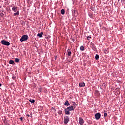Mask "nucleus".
<instances>
[{"instance_id":"1","label":"nucleus","mask_w":125,"mask_h":125,"mask_svg":"<svg viewBox=\"0 0 125 125\" xmlns=\"http://www.w3.org/2000/svg\"><path fill=\"white\" fill-rule=\"evenodd\" d=\"M74 109L75 107H74L73 105H71V106H69L68 107H66V108L64 109L66 115H70V111H72V110H74Z\"/></svg>"},{"instance_id":"2","label":"nucleus","mask_w":125,"mask_h":125,"mask_svg":"<svg viewBox=\"0 0 125 125\" xmlns=\"http://www.w3.org/2000/svg\"><path fill=\"white\" fill-rule=\"evenodd\" d=\"M12 10L15 11V13H14V15H19L20 12H19V10H17V7H13L12 8Z\"/></svg>"},{"instance_id":"3","label":"nucleus","mask_w":125,"mask_h":125,"mask_svg":"<svg viewBox=\"0 0 125 125\" xmlns=\"http://www.w3.org/2000/svg\"><path fill=\"white\" fill-rule=\"evenodd\" d=\"M1 42L2 45H5L6 46H9L10 45L9 41H7L6 40H1Z\"/></svg>"},{"instance_id":"4","label":"nucleus","mask_w":125,"mask_h":125,"mask_svg":"<svg viewBox=\"0 0 125 125\" xmlns=\"http://www.w3.org/2000/svg\"><path fill=\"white\" fill-rule=\"evenodd\" d=\"M28 35H23L21 36V38L20 39V41H26V40H28Z\"/></svg>"},{"instance_id":"5","label":"nucleus","mask_w":125,"mask_h":125,"mask_svg":"<svg viewBox=\"0 0 125 125\" xmlns=\"http://www.w3.org/2000/svg\"><path fill=\"white\" fill-rule=\"evenodd\" d=\"M69 120H70V116H64V124H68V122H69Z\"/></svg>"},{"instance_id":"6","label":"nucleus","mask_w":125,"mask_h":125,"mask_svg":"<svg viewBox=\"0 0 125 125\" xmlns=\"http://www.w3.org/2000/svg\"><path fill=\"white\" fill-rule=\"evenodd\" d=\"M101 117V114H100V112H97V113L95 114V117L96 120H99Z\"/></svg>"},{"instance_id":"7","label":"nucleus","mask_w":125,"mask_h":125,"mask_svg":"<svg viewBox=\"0 0 125 125\" xmlns=\"http://www.w3.org/2000/svg\"><path fill=\"white\" fill-rule=\"evenodd\" d=\"M79 123L80 125H83L84 123L83 119V118H79Z\"/></svg>"},{"instance_id":"8","label":"nucleus","mask_w":125,"mask_h":125,"mask_svg":"<svg viewBox=\"0 0 125 125\" xmlns=\"http://www.w3.org/2000/svg\"><path fill=\"white\" fill-rule=\"evenodd\" d=\"M90 46L92 48H93V50H95V49L96 48L95 45L94 44V43H93V42H91Z\"/></svg>"},{"instance_id":"9","label":"nucleus","mask_w":125,"mask_h":125,"mask_svg":"<svg viewBox=\"0 0 125 125\" xmlns=\"http://www.w3.org/2000/svg\"><path fill=\"white\" fill-rule=\"evenodd\" d=\"M64 105H66V106H68V107H69V105H70V104L68 100H66V101L64 103Z\"/></svg>"},{"instance_id":"10","label":"nucleus","mask_w":125,"mask_h":125,"mask_svg":"<svg viewBox=\"0 0 125 125\" xmlns=\"http://www.w3.org/2000/svg\"><path fill=\"white\" fill-rule=\"evenodd\" d=\"M42 35H43V32L41 31V33L37 34V36H39V38H42Z\"/></svg>"},{"instance_id":"11","label":"nucleus","mask_w":125,"mask_h":125,"mask_svg":"<svg viewBox=\"0 0 125 125\" xmlns=\"http://www.w3.org/2000/svg\"><path fill=\"white\" fill-rule=\"evenodd\" d=\"M79 86H85V83L84 82H80V83H79Z\"/></svg>"},{"instance_id":"12","label":"nucleus","mask_w":125,"mask_h":125,"mask_svg":"<svg viewBox=\"0 0 125 125\" xmlns=\"http://www.w3.org/2000/svg\"><path fill=\"white\" fill-rule=\"evenodd\" d=\"M14 63V61L13 60H10L9 63L10 64H13Z\"/></svg>"},{"instance_id":"13","label":"nucleus","mask_w":125,"mask_h":125,"mask_svg":"<svg viewBox=\"0 0 125 125\" xmlns=\"http://www.w3.org/2000/svg\"><path fill=\"white\" fill-rule=\"evenodd\" d=\"M80 50L81 51H84V46H80Z\"/></svg>"},{"instance_id":"14","label":"nucleus","mask_w":125,"mask_h":125,"mask_svg":"<svg viewBox=\"0 0 125 125\" xmlns=\"http://www.w3.org/2000/svg\"><path fill=\"white\" fill-rule=\"evenodd\" d=\"M61 14H65V9H62L61 10Z\"/></svg>"},{"instance_id":"15","label":"nucleus","mask_w":125,"mask_h":125,"mask_svg":"<svg viewBox=\"0 0 125 125\" xmlns=\"http://www.w3.org/2000/svg\"><path fill=\"white\" fill-rule=\"evenodd\" d=\"M96 60H98L99 58V55L96 54L95 56Z\"/></svg>"},{"instance_id":"16","label":"nucleus","mask_w":125,"mask_h":125,"mask_svg":"<svg viewBox=\"0 0 125 125\" xmlns=\"http://www.w3.org/2000/svg\"><path fill=\"white\" fill-rule=\"evenodd\" d=\"M71 55H72L71 51H68V56H71Z\"/></svg>"},{"instance_id":"17","label":"nucleus","mask_w":125,"mask_h":125,"mask_svg":"<svg viewBox=\"0 0 125 125\" xmlns=\"http://www.w3.org/2000/svg\"><path fill=\"white\" fill-rule=\"evenodd\" d=\"M15 62H16L17 63H18V62H19V61H20V59H15Z\"/></svg>"},{"instance_id":"18","label":"nucleus","mask_w":125,"mask_h":125,"mask_svg":"<svg viewBox=\"0 0 125 125\" xmlns=\"http://www.w3.org/2000/svg\"><path fill=\"white\" fill-rule=\"evenodd\" d=\"M29 101H30L31 103H35V100L34 99H30Z\"/></svg>"},{"instance_id":"19","label":"nucleus","mask_w":125,"mask_h":125,"mask_svg":"<svg viewBox=\"0 0 125 125\" xmlns=\"http://www.w3.org/2000/svg\"><path fill=\"white\" fill-rule=\"evenodd\" d=\"M58 113L59 114H62V110H59Z\"/></svg>"},{"instance_id":"20","label":"nucleus","mask_w":125,"mask_h":125,"mask_svg":"<svg viewBox=\"0 0 125 125\" xmlns=\"http://www.w3.org/2000/svg\"><path fill=\"white\" fill-rule=\"evenodd\" d=\"M107 115H108V114L107 113V112L104 113V116L106 117V116H107Z\"/></svg>"},{"instance_id":"21","label":"nucleus","mask_w":125,"mask_h":125,"mask_svg":"<svg viewBox=\"0 0 125 125\" xmlns=\"http://www.w3.org/2000/svg\"><path fill=\"white\" fill-rule=\"evenodd\" d=\"M4 15V13H0L1 17H3Z\"/></svg>"},{"instance_id":"22","label":"nucleus","mask_w":125,"mask_h":125,"mask_svg":"<svg viewBox=\"0 0 125 125\" xmlns=\"http://www.w3.org/2000/svg\"><path fill=\"white\" fill-rule=\"evenodd\" d=\"M89 39H91V36H87V39L89 40Z\"/></svg>"},{"instance_id":"23","label":"nucleus","mask_w":125,"mask_h":125,"mask_svg":"<svg viewBox=\"0 0 125 125\" xmlns=\"http://www.w3.org/2000/svg\"><path fill=\"white\" fill-rule=\"evenodd\" d=\"M20 120H21V121H22L23 118H20Z\"/></svg>"},{"instance_id":"24","label":"nucleus","mask_w":125,"mask_h":125,"mask_svg":"<svg viewBox=\"0 0 125 125\" xmlns=\"http://www.w3.org/2000/svg\"><path fill=\"white\" fill-rule=\"evenodd\" d=\"M30 115H29V114H28L27 115V117H30Z\"/></svg>"},{"instance_id":"25","label":"nucleus","mask_w":125,"mask_h":125,"mask_svg":"<svg viewBox=\"0 0 125 125\" xmlns=\"http://www.w3.org/2000/svg\"><path fill=\"white\" fill-rule=\"evenodd\" d=\"M2 84L1 83H0V86H1Z\"/></svg>"},{"instance_id":"26","label":"nucleus","mask_w":125,"mask_h":125,"mask_svg":"<svg viewBox=\"0 0 125 125\" xmlns=\"http://www.w3.org/2000/svg\"><path fill=\"white\" fill-rule=\"evenodd\" d=\"M39 91H42V89H39Z\"/></svg>"},{"instance_id":"27","label":"nucleus","mask_w":125,"mask_h":125,"mask_svg":"<svg viewBox=\"0 0 125 125\" xmlns=\"http://www.w3.org/2000/svg\"><path fill=\"white\" fill-rule=\"evenodd\" d=\"M73 105H76V103H74V104H73Z\"/></svg>"},{"instance_id":"28","label":"nucleus","mask_w":125,"mask_h":125,"mask_svg":"<svg viewBox=\"0 0 125 125\" xmlns=\"http://www.w3.org/2000/svg\"><path fill=\"white\" fill-rule=\"evenodd\" d=\"M94 125H97V124H94Z\"/></svg>"},{"instance_id":"29","label":"nucleus","mask_w":125,"mask_h":125,"mask_svg":"<svg viewBox=\"0 0 125 125\" xmlns=\"http://www.w3.org/2000/svg\"><path fill=\"white\" fill-rule=\"evenodd\" d=\"M32 115H31V117H32Z\"/></svg>"}]
</instances>
